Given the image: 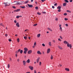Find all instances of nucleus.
<instances>
[{
  "label": "nucleus",
  "instance_id": "obj_1",
  "mask_svg": "<svg viewBox=\"0 0 73 73\" xmlns=\"http://www.w3.org/2000/svg\"><path fill=\"white\" fill-rule=\"evenodd\" d=\"M24 51L23 52L25 54H27V51L28 50V49L27 48H24Z\"/></svg>",
  "mask_w": 73,
  "mask_h": 73
},
{
  "label": "nucleus",
  "instance_id": "obj_2",
  "mask_svg": "<svg viewBox=\"0 0 73 73\" xmlns=\"http://www.w3.org/2000/svg\"><path fill=\"white\" fill-rule=\"evenodd\" d=\"M67 46L68 47H69L70 49H71V48H72V44H69V43L67 44Z\"/></svg>",
  "mask_w": 73,
  "mask_h": 73
},
{
  "label": "nucleus",
  "instance_id": "obj_3",
  "mask_svg": "<svg viewBox=\"0 0 73 73\" xmlns=\"http://www.w3.org/2000/svg\"><path fill=\"white\" fill-rule=\"evenodd\" d=\"M36 46V42H35L34 44V45L33 46V48H35V47Z\"/></svg>",
  "mask_w": 73,
  "mask_h": 73
},
{
  "label": "nucleus",
  "instance_id": "obj_4",
  "mask_svg": "<svg viewBox=\"0 0 73 73\" xmlns=\"http://www.w3.org/2000/svg\"><path fill=\"white\" fill-rule=\"evenodd\" d=\"M63 43H64V44H68V43L69 42H67L66 41H64Z\"/></svg>",
  "mask_w": 73,
  "mask_h": 73
},
{
  "label": "nucleus",
  "instance_id": "obj_5",
  "mask_svg": "<svg viewBox=\"0 0 73 73\" xmlns=\"http://www.w3.org/2000/svg\"><path fill=\"white\" fill-rule=\"evenodd\" d=\"M29 68H30L31 70H33V67L32 66H29Z\"/></svg>",
  "mask_w": 73,
  "mask_h": 73
},
{
  "label": "nucleus",
  "instance_id": "obj_6",
  "mask_svg": "<svg viewBox=\"0 0 73 73\" xmlns=\"http://www.w3.org/2000/svg\"><path fill=\"white\" fill-rule=\"evenodd\" d=\"M16 25L17 27H20L19 23L18 22L16 24Z\"/></svg>",
  "mask_w": 73,
  "mask_h": 73
},
{
  "label": "nucleus",
  "instance_id": "obj_7",
  "mask_svg": "<svg viewBox=\"0 0 73 73\" xmlns=\"http://www.w3.org/2000/svg\"><path fill=\"white\" fill-rule=\"evenodd\" d=\"M23 65L24 66H25V64H26V61L25 60H23Z\"/></svg>",
  "mask_w": 73,
  "mask_h": 73
},
{
  "label": "nucleus",
  "instance_id": "obj_8",
  "mask_svg": "<svg viewBox=\"0 0 73 73\" xmlns=\"http://www.w3.org/2000/svg\"><path fill=\"white\" fill-rule=\"evenodd\" d=\"M50 48H48L47 50V53H49L50 52Z\"/></svg>",
  "mask_w": 73,
  "mask_h": 73
},
{
  "label": "nucleus",
  "instance_id": "obj_9",
  "mask_svg": "<svg viewBox=\"0 0 73 73\" xmlns=\"http://www.w3.org/2000/svg\"><path fill=\"white\" fill-rule=\"evenodd\" d=\"M32 50H29L27 52L28 54H31V53H32Z\"/></svg>",
  "mask_w": 73,
  "mask_h": 73
},
{
  "label": "nucleus",
  "instance_id": "obj_10",
  "mask_svg": "<svg viewBox=\"0 0 73 73\" xmlns=\"http://www.w3.org/2000/svg\"><path fill=\"white\" fill-rule=\"evenodd\" d=\"M48 29V30H49V31H51V32H52V31H53V30H52V29H51L50 28H47Z\"/></svg>",
  "mask_w": 73,
  "mask_h": 73
},
{
  "label": "nucleus",
  "instance_id": "obj_11",
  "mask_svg": "<svg viewBox=\"0 0 73 73\" xmlns=\"http://www.w3.org/2000/svg\"><path fill=\"white\" fill-rule=\"evenodd\" d=\"M21 4V3L20 2H17L16 3V4H15V5H20Z\"/></svg>",
  "mask_w": 73,
  "mask_h": 73
},
{
  "label": "nucleus",
  "instance_id": "obj_12",
  "mask_svg": "<svg viewBox=\"0 0 73 73\" xmlns=\"http://www.w3.org/2000/svg\"><path fill=\"white\" fill-rule=\"evenodd\" d=\"M27 5L29 7H33V5H29V4H27Z\"/></svg>",
  "mask_w": 73,
  "mask_h": 73
},
{
  "label": "nucleus",
  "instance_id": "obj_13",
  "mask_svg": "<svg viewBox=\"0 0 73 73\" xmlns=\"http://www.w3.org/2000/svg\"><path fill=\"white\" fill-rule=\"evenodd\" d=\"M26 62L27 63H30V59H28L27 61Z\"/></svg>",
  "mask_w": 73,
  "mask_h": 73
},
{
  "label": "nucleus",
  "instance_id": "obj_14",
  "mask_svg": "<svg viewBox=\"0 0 73 73\" xmlns=\"http://www.w3.org/2000/svg\"><path fill=\"white\" fill-rule=\"evenodd\" d=\"M37 53L39 54H41V53L40 52V51H38L37 52Z\"/></svg>",
  "mask_w": 73,
  "mask_h": 73
},
{
  "label": "nucleus",
  "instance_id": "obj_15",
  "mask_svg": "<svg viewBox=\"0 0 73 73\" xmlns=\"http://www.w3.org/2000/svg\"><path fill=\"white\" fill-rule=\"evenodd\" d=\"M20 11V9H17V10H14V12H18Z\"/></svg>",
  "mask_w": 73,
  "mask_h": 73
},
{
  "label": "nucleus",
  "instance_id": "obj_16",
  "mask_svg": "<svg viewBox=\"0 0 73 73\" xmlns=\"http://www.w3.org/2000/svg\"><path fill=\"white\" fill-rule=\"evenodd\" d=\"M66 5V3L65 2L63 4V6L64 7H65Z\"/></svg>",
  "mask_w": 73,
  "mask_h": 73
},
{
  "label": "nucleus",
  "instance_id": "obj_17",
  "mask_svg": "<svg viewBox=\"0 0 73 73\" xmlns=\"http://www.w3.org/2000/svg\"><path fill=\"white\" fill-rule=\"evenodd\" d=\"M40 60V58H38L36 60V62L38 63V61Z\"/></svg>",
  "mask_w": 73,
  "mask_h": 73
},
{
  "label": "nucleus",
  "instance_id": "obj_18",
  "mask_svg": "<svg viewBox=\"0 0 73 73\" xmlns=\"http://www.w3.org/2000/svg\"><path fill=\"white\" fill-rule=\"evenodd\" d=\"M57 8L58 9H60L61 8V7L60 6H58L57 7Z\"/></svg>",
  "mask_w": 73,
  "mask_h": 73
},
{
  "label": "nucleus",
  "instance_id": "obj_19",
  "mask_svg": "<svg viewBox=\"0 0 73 73\" xmlns=\"http://www.w3.org/2000/svg\"><path fill=\"white\" fill-rule=\"evenodd\" d=\"M65 70H66V71H69V69L68 68H65Z\"/></svg>",
  "mask_w": 73,
  "mask_h": 73
},
{
  "label": "nucleus",
  "instance_id": "obj_20",
  "mask_svg": "<svg viewBox=\"0 0 73 73\" xmlns=\"http://www.w3.org/2000/svg\"><path fill=\"white\" fill-rule=\"evenodd\" d=\"M21 8L22 9H24V8H25V6H21Z\"/></svg>",
  "mask_w": 73,
  "mask_h": 73
},
{
  "label": "nucleus",
  "instance_id": "obj_21",
  "mask_svg": "<svg viewBox=\"0 0 73 73\" xmlns=\"http://www.w3.org/2000/svg\"><path fill=\"white\" fill-rule=\"evenodd\" d=\"M23 50H21L20 51V53L21 54H22L23 53Z\"/></svg>",
  "mask_w": 73,
  "mask_h": 73
},
{
  "label": "nucleus",
  "instance_id": "obj_22",
  "mask_svg": "<svg viewBox=\"0 0 73 73\" xmlns=\"http://www.w3.org/2000/svg\"><path fill=\"white\" fill-rule=\"evenodd\" d=\"M60 30L61 32H62V27H60Z\"/></svg>",
  "mask_w": 73,
  "mask_h": 73
},
{
  "label": "nucleus",
  "instance_id": "obj_23",
  "mask_svg": "<svg viewBox=\"0 0 73 73\" xmlns=\"http://www.w3.org/2000/svg\"><path fill=\"white\" fill-rule=\"evenodd\" d=\"M29 2V0H27L25 2V4H27V3H28Z\"/></svg>",
  "mask_w": 73,
  "mask_h": 73
},
{
  "label": "nucleus",
  "instance_id": "obj_24",
  "mask_svg": "<svg viewBox=\"0 0 73 73\" xmlns=\"http://www.w3.org/2000/svg\"><path fill=\"white\" fill-rule=\"evenodd\" d=\"M58 48L60 49H62V48L60 46H58Z\"/></svg>",
  "mask_w": 73,
  "mask_h": 73
},
{
  "label": "nucleus",
  "instance_id": "obj_25",
  "mask_svg": "<svg viewBox=\"0 0 73 73\" xmlns=\"http://www.w3.org/2000/svg\"><path fill=\"white\" fill-rule=\"evenodd\" d=\"M40 37V34H39L37 35V37Z\"/></svg>",
  "mask_w": 73,
  "mask_h": 73
},
{
  "label": "nucleus",
  "instance_id": "obj_26",
  "mask_svg": "<svg viewBox=\"0 0 73 73\" xmlns=\"http://www.w3.org/2000/svg\"><path fill=\"white\" fill-rule=\"evenodd\" d=\"M17 40L18 42H19V41H20V39H19V38H18L17 39Z\"/></svg>",
  "mask_w": 73,
  "mask_h": 73
},
{
  "label": "nucleus",
  "instance_id": "obj_27",
  "mask_svg": "<svg viewBox=\"0 0 73 73\" xmlns=\"http://www.w3.org/2000/svg\"><path fill=\"white\" fill-rule=\"evenodd\" d=\"M37 14L38 15H41V13H40L39 12H38L37 13Z\"/></svg>",
  "mask_w": 73,
  "mask_h": 73
},
{
  "label": "nucleus",
  "instance_id": "obj_28",
  "mask_svg": "<svg viewBox=\"0 0 73 73\" xmlns=\"http://www.w3.org/2000/svg\"><path fill=\"white\" fill-rule=\"evenodd\" d=\"M48 44H49V45L50 46H51V42H48Z\"/></svg>",
  "mask_w": 73,
  "mask_h": 73
},
{
  "label": "nucleus",
  "instance_id": "obj_29",
  "mask_svg": "<svg viewBox=\"0 0 73 73\" xmlns=\"http://www.w3.org/2000/svg\"><path fill=\"white\" fill-rule=\"evenodd\" d=\"M35 8L36 10H38V7H35Z\"/></svg>",
  "mask_w": 73,
  "mask_h": 73
},
{
  "label": "nucleus",
  "instance_id": "obj_30",
  "mask_svg": "<svg viewBox=\"0 0 73 73\" xmlns=\"http://www.w3.org/2000/svg\"><path fill=\"white\" fill-rule=\"evenodd\" d=\"M64 1L65 2H66V3H69V1H68V0H64Z\"/></svg>",
  "mask_w": 73,
  "mask_h": 73
},
{
  "label": "nucleus",
  "instance_id": "obj_31",
  "mask_svg": "<svg viewBox=\"0 0 73 73\" xmlns=\"http://www.w3.org/2000/svg\"><path fill=\"white\" fill-rule=\"evenodd\" d=\"M66 12H69V13H71V12L69 10H67Z\"/></svg>",
  "mask_w": 73,
  "mask_h": 73
},
{
  "label": "nucleus",
  "instance_id": "obj_32",
  "mask_svg": "<svg viewBox=\"0 0 73 73\" xmlns=\"http://www.w3.org/2000/svg\"><path fill=\"white\" fill-rule=\"evenodd\" d=\"M37 24H36L34 25H33V26H34L35 27H36V26H37Z\"/></svg>",
  "mask_w": 73,
  "mask_h": 73
},
{
  "label": "nucleus",
  "instance_id": "obj_33",
  "mask_svg": "<svg viewBox=\"0 0 73 73\" xmlns=\"http://www.w3.org/2000/svg\"><path fill=\"white\" fill-rule=\"evenodd\" d=\"M0 25L1 26H2L3 27H4V25H3V24L2 23H0Z\"/></svg>",
  "mask_w": 73,
  "mask_h": 73
},
{
  "label": "nucleus",
  "instance_id": "obj_34",
  "mask_svg": "<svg viewBox=\"0 0 73 73\" xmlns=\"http://www.w3.org/2000/svg\"><path fill=\"white\" fill-rule=\"evenodd\" d=\"M20 17V16H18L16 17V18L17 19H19Z\"/></svg>",
  "mask_w": 73,
  "mask_h": 73
},
{
  "label": "nucleus",
  "instance_id": "obj_35",
  "mask_svg": "<svg viewBox=\"0 0 73 73\" xmlns=\"http://www.w3.org/2000/svg\"><path fill=\"white\" fill-rule=\"evenodd\" d=\"M58 19L57 18H56L55 20L56 21H58Z\"/></svg>",
  "mask_w": 73,
  "mask_h": 73
},
{
  "label": "nucleus",
  "instance_id": "obj_36",
  "mask_svg": "<svg viewBox=\"0 0 73 73\" xmlns=\"http://www.w3.org/2000/svg\"><path fill=\"white\" fill-rule=\"evenodd\" d=\"M24 38H25V39L26 40L27 39V36H24Z\"/></svg>",
  "mask_w": 73,
  "mask_h": 73
},
{
  "label": "nucleus",
  "instance_id": "obj_37",
  "mask_svg": "<svg viewBox=\"0 0 73 73\" xmlns=\"http://www.w3.org/2000/svg\"><path fill=\"white\" fill-rule=\"evenodd\" d=\"M64 16H66V15H67V13H64Z\"/></svg>",
  "mask_w": 73,
  "mask_h": 73
},
{
  "label": "nucleus",
  "instance_id": "obj_38",
  "mask_svg": "<svg viewBox=\"0 0 73 73\" xmlns=\"http://www.w3.org/2000/svg\"><path fill=\"white\" fill-rule=\"evenodd\" d=\"M57 3H56L54 4V6H57Z\"/></svg>",
  "mask_w": 73,
  "mask_h": 73
},
{
  "label": "nucleus",
  "instance_id": "obj_39",
  "mask_svg": "<svg viewBox=\"0 0 73 73\" xmlns=\"http://www.w3.org/2000/svg\"><path fill=\"white\" fill-rule=\"evenodd\" d=\"M42 46H45V44L44 43L42 44Z\"/></svg>",
  "mask_w": 73,
  "mask_h": 73
},
{
  "label": "nucleus",
  "instance_id": "obj_40",
  "mask_svg": "<svg viewBox=\"0 0 73 73\" xmlns=\"http://www.w3.org/2000/svg\"><path fill=\"white\" fill-rule=\"evenodd\" d=\"M17 61H18V62H19V61H20V59H19V58H18L17 59Z\"/></svg>",
  "mask_w": 73,
  "mask_h": 73
},
{
  "label": "nucleus",
  "instance_id": "obj_41",
  "mask_svg": "<svg viewBox=\"0 0 73 73\" xmlns=\"http://www.w3.org/2000/svg\"><path fill=\"white\" fill-rule=\"evenodd\" d=\"M10 67V66L9 65V64H8V68H9Z\"/></svg>",
  "mask_w": 73,
  "mask_h": 73
},
{
  "label": "nucleus",
  "instance_id": "obj_42",
  "mask_svg": "<svg viewBox=\"0 0 73 73\" xmlns=\"http://www.w3.org/2000/svg\"><path fill=\"white\" fill-rule=\"evenodd\" d=\"M14 22L15 23H17V21H16V20L14 21Z\"/></svg>",
  "mask_w": 73,
  "mask_h": 73
},
{
  "label": "nucleus",
  "instance_id": "obj_43",
  "mask_svg": "<svg viewBox=\"0 0 73 73\" xmlns=\"http://www.w3.org/2000/svg\"><path fill=\"white\" fill-rule=\"evenodd\" d=\"M64 20H68V19H67V18H65L64 19Z\"/></svg>",
  "mask_w": 73,
  "mask_h": 73
},
{
  "label": "nucleus",
  "instance_id": "obj_44",
  "mask_svg": "<svg viewBox=\"0 0 73 73\" xmlns=\"http://www.w3.org/2000/svg\"><path fill=\"white\" fill-rule=\"evenodd\" d=\"M20 50H21V49H19L18 50V52H20Z\"/></svg>",
  "mask_w": 73,
  "mask_h": 73
},
{
  "label": "nucleus",
  "instance_id": "obj_45",
  "mask_svg": "<svg viewBox=\"0 0 73 73\" xmlns=\"http://www.w3.org/2000/svg\"><path fill=\"white\" fill-rule=\"evenodd\" d=\"M61 11V10L60 9H59L58 10V12H60Z\"/></svg>",
  "mask_w": 73,
  "mask_h": 73
},
{
  "label": "nucleus",
  "instance_id": "obj_46",
  "mask_svg": "<svg viewBox=\"0 0 73 73\" xmlns=\"http://www.w3.org/2000/svg\"><path fill=\"white\" fill-rule=\"evenodd\" d=\"M16 53V54H17V53H19V52H18V51H17L16 52H15Z\"/></svg>",
  "mask_w": 73,
  "mask_h": 73
},
{
  "label": "nucleus",
  "instance_id": "obj_47",
  "mask_svg": "<svg viewBox=\"0 0 73 73\" xmlns=\"http://www.w3.org/2000/svg\"><path fill=\"white\" fill-rule=\"evenodd\" d=\"M51 60H52V59H53V56H52V55H51Z\"/></svg>",
  "mask_w": 73,
  "mask_h": 73
},
{
  "label": "nucleus",
  "instance_id": "obj_48",
  "mask_svg": "<svg viewBox=\"0 0 73 73\" xmlns=\"http://www.w3.org/2000/svg\"><path fill=\"white\" fill-rule=\"evenodd\" d=\"M42 13H44V14H45L46 13V12H43Z\"/></svg>",
  "mask_w": 73,
  "mask_h": 73
},
{
  "label": "nucleus",
  "instance_id": "obj_49",
  "mask_svg": "<svg viewBox=\"0 0 73 73\" xmlns=\"http://www.w3.org/2000/svg\"><path fill=\"white\" fill-rule=\"evenodd\" d=\"M42 2H44V1H45V0H40Z\"/></svg>",
  "mask_w": 73,
  "mask_h": 73
},
{
  "label": "nucleus",
  "instance_id": "obj_50",
  "mask_svg": "<svg viewBox=\"0 0 73 73\" xmlns=\"http://www.w3.org/2000/svg\"><path fill=\"white\" fill-rule=\"evenodd\" d=\"M5 36L6 37H7V36H8V35H7V34H5Z\"/></svg>",
  "mask_w": 73,
  "mask_h": 73
},
{
  "label": "nucleus",
  "instance_id": "obj_51",
  "mask_svg": "<svg viewBox=\"0 0 73 73\" xmlns=\"http://www.w3.org/2000/svg\"><path fill=\"white\" fill-rule=\"evenodd\" d=\"M9 41H12V40L11 39H9Z\"/></svg>",
  "mask_w": 73,
  "mask_h": 73
},
{
  "label": "nucleus",
  "instance_id": "obj_52",
  "mask_svg": "<svg viewBox=\"0 0 73 73\" xmlns=\"http://www.w3.org/2000/svg\"><path fill=\"white\" fill-rule=\"evenodd\" d=\"M52 8H53V9H54V6H52Z\"/></svg>",
  "mask_w": 73,
  "mask_h": 73
},
{
  "label": "nucleus",
  "instance_id": "obj_53",
  "mask_svg": "<svg viewBox=\"0 0 73 73\" xmlns=\"http://www.w3.org/2000/svg\"><path fill=\"white\" fill-rule=\"evenodd\" d=\"M34 73H37V72H36V70H34Z\"/></svg>",
  "mask_w": 73,
  "mask_h": 73
},
{
  "label": "nucleus",
  "instance_id": "obj_54",
  "mask_svg": "<svg viewBox=\"0 0 73 73\" xmlns=\"http://www.w3.org/2000/svg\"><path fill=\"white\" fill-rule=\"evenodd\" d=\"M58 40H59V41H61V40L60 38H58Z\"/></svg>",
  "mask_w": 73,
  "mask_h": 73
},
{
  "label": "nucleus",
  "instance_id": "obj_55",
  "mask_svg": "<svg viewBox=\"0 0 73 73\" xmlns=\"http://www.w3.org/2000/svg\"><path fill=\"white\" fill-rule=\"evenodd\" d=\"M60 38H61V39H62V36H60Z\"/></svg>",
  "mask_w": 73,
  "mask_h": 73
},
{
  "label": "nucleus",
  "instance_id": "obj_56",
  "mask_svg": "<svg viewBox=\"0 0 73 73\" xmlns=\"http://www.w3.org/2000/svg\"><path fill=\"white\" fill-rule=\"evenodd\" d=\"M10 60L11 61H12V59L11 58H10Z\"/></svg>",
  "mask_w": 73,
  "mask_h": 73
},
{
  "label": "nucleus",
  "instance_id": "obj_57",
  "mask_svg": "<svg viewBox=\"0 0 73 73\" xmlns=\"http://www.w3.org/2000/svg\"><path fill=\"white\" fill-rule=\"evenodd\" d=\"M65 25L66 27H68V24H66Z\"/></svg>",
  "mask_w": 73,
  "mask_h": 73
},
{
  "label": "nucleus",
  "instance_id": "obj_58",
  "mask_svg": "<svg viewBox=\"0 0 73 73\" xmlns=\"http://www.w3.org/2000/svg\"><path fill=\"white\" fill-rule=\"evenodd\" d=\"M12 7L13 8H14V9L16 8V7L15 6H13Z\"/></svg>",
  "mask_w": 73,
  "mask_h": 73
},
{
  "label": "nucleus",
  "instance_id": "obj_59",
  "mask_svg": "<svg viewBox=\"0 0 73 73\" xmlns=\"http://www.w3.org/2000/svg\"><path fill=\"white\" fill-rule=\"evenodd\" d=\"M41 62H39L40 65H41Z\"/></svg>",
  "mask_w": 73,
  "mask_h": 73
},
{
  "label": "nucleus",
  "instance_id": "obj_60",
  "mask_svg": "<svg viewBox=\"0 0 73 73\" xmlns=\"http://www.w3.org/2000/svg\"><path fill=\"white\" fill-rule=\"evenodd\" d=\"M53 42H54V43L55 42V40H53Z\"/></svg>",
  "mask_w": 73,
  "mask_h": 73
},
{
  "label": "nucleus",
  "instance_id": "obj_61",
  "mask_svg": "<svg viewBox=\"0 0 73 73\" xmlns=\"http://www.w3.org/2000/svg\"><path fill=\"white\" fill-rule=\"evenodd\" d=\"M15 56H16V57H17V54H15Z\"/></svg>",
  "mask_w": 73,
  "mask_h": 73
},
{
  "label": "nucleus",
  "instance_id": "obj_62",
  "mask_svg": "<svg viewBox=\"0 0 73 73\" xmlns=\"http://www.w3.org/2000/svg\"><path fill=\"white\" fill-rule=\"evenodd\" d=\"M33 1V0H31V2H32Z\"/></svg>",
  "mask_w": 73,
  "mask_h": 73
},
{
  "label": "nucleus",
  "instance_id": "obj_63",
  "mask_svg": "<svg viewBox=\"0 0 73 73\" xmlns=\"http://www.w3.org/2000/svg\"><path fill=\"white\" fill-rule=\"evenodd\" d=\"M70 2H72V0H70Z\"/></svg>",
  "mask_w": 73,
  "mask_h": 73
},
{
  "label": "nucleus",
  "instance_id": "obj_64",
  "mask_svg": "<svg viewBox=\"0 0 73 73\" xmlns=\"http://www.w3.org/2000/svg\"><path fill=\"white\" fill-rule=\"evenodd\" d=\"M26 73H30V72H27Z\"/></svg>",
  "mask_w": 73,
  "mask_h": 73
}]
</instances>
